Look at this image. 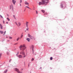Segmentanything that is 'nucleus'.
<instances>
[{"mask_svg":"<svg viewBox=\"0 0 73 73\" xmlns=\"http://www.w3.org/2000/svg\"><path fill=\"white\" fill-rule=\"evenodd\" d=\"M49 0H42V2H40L38 3V4L40 5H46L47 4L49 3Z\"/></svg>","mask_w":73,"mask_h":73,"instance_id":"nucleus-1","label":"nucleus"},{"mask_svg":"<svg viewBox=\"0 0 73 73\" xmlns=\"http://www.w3.org/2000/svg\"><path fill=\"white\" fill-rule=\"evenodd\" d=\"M66 5L65 3H64L63 4L62 3H61L60 4V7L61 8H63V7L64 8H66Z\"/></svg>","mask_w":73,"mask_h":73,"instance_id":"nucleus-2","label":"nucleus"},{"mask_svg":"<svg viewBox=\"0 0 73 73\" xmlns=\"http://www.w3.org/2000/svg\"><path fill=\"white\" fill-rule=\"evenodd\" d=\"M34 48H35V46L33 45H32L31 46V49H32L33 51V53L34 54V55H36V53L34 54Z\"/></svg>","mask_w":73,"mask_h":73,"instance_id":"nucleus-3","label":"nucleus"},{"mask_svg":"<svg viewBox=\"0 0 73 73\" xmlns=\"http://www.w3.org/2000/svg\"><path fill=\"white\" fill-rule=\"evenodd\" d=\"M15 69L16 71L17 72V73H23V72H21L19 71V69H18V68H15Z\"/></svg>","mask_w":73,"mask_h":73,"instance_id":"nucleus-4","label":"nucleus"},{"mask_svg":"<svg viewBox=\"0 0 73 73\" xmlns=\"http://www.w3.org/2000/svg\"><path fill=\"white\" fill-rule=\"evenodd\" d=\"M23 46V49H22L23 51H24V50L26 49V47H25V46L24 45L23 46Z\"/></svg>","mask_w":73,"mask_h":73,"instance_id":"nucleus-5","label":"nucleus"},{"mask_svg":"<svg viewBox=\"0 0 73 73\" xmlns=\"http://www.w3.org/2000/svg\"><path fill=\"white\" fill-rule=\"evenodd\" d=\"M12 1L14 5H15V3L16 2V0H12Z\"/></svg>","mask_w":73,"mask_h":73,"instance_id":"nucleus-6","label":"nucleus"},{"mask_svg":"<svg viewBox=\"0 0 73 73\" xmlns=\"http://www.w3.org/2000/svg\"><path fill=\"white\" fill-rule=\"evenodd\" d=\"M0 28L1 29H3V25H2L1 24H0Z\"/></svg>","mask_w":73,"mask_h":73,"instance_id":"nucleus-7","label":"nucleus"},{"mask_svg":"<svg viewBox=\"0 0 73 73\" xmlns=\"http://www.w3.org/2000/svg\"><path fill=\"white\" fill-rule=\"evenodd\" d=\"M22 54L23 55H25V52H24V51H23V50H22Z\"/></svg>","mask_w":73,"mask_h":73,"instance_id":"nucleus-8","label":"nucleus"},{"mask_svg":"<svg viewBox=\"0 0 73 73\" xmlns=\"http://www.w3.org/2000/svg\"><path fill=\"white\" fill-rule=\"evenodd\" d=\"M17 57H19V58H22V57H23L21 55H19V56H18Z\"/></svg>","mask_w":73,"mask_h":73,"instance_id":"nucleus-9","label":"nucleus"},{"mask_svg":"<svg viewBox=\"0 0 73 73\" xmlns=\"http://www.w3.org/2000/svg\"><path fill=\"white\" fill-rule=\"evenodd\" d=\"M26 40H28V42H29V41H30V38H26Z\"/></svg>","mask_w":73,"mask_h":73,"instance_id":"nucleus-10","label":"nucleus"},{"mask_svg":"<svg viewBox=\"0 0 73 73\" xmlns=\"http://www.w3.org/2000/svg\"><path fill=\"white\" fill-rule=\"evenodd\" d=\"M0 32L1 34H3L4 33V32L2 31H0Z\"/></svg>","mask_w":73,"mask_h":73,"instance_id":"nucleus-11","label":"nucleus"},{"mask_svg":"<svg viewBox=\"0 0 73 73\" xmlns=\"http://www.w3.org/2000/svg\"><path fill=\"white\" fill-rule=\"evenodd\" d=\"M25 4H26V5H27V4H28V5L29 4V3H27V2L26 1L25 3Z\"/></svg>","mask_w":73,"mask_h":73,"instance_id":"nucleus-12","label":"nucleus"},{"mask_svg":"<svg viewBox=\"0 0 73 73\" xmlns=\"http://www.w3.org/2000/svg\"><path fill=\"white\" fill-rule=\"evenodd\" d=\"M18 24L19 26H20V25H21V23H20V22H19L18 23Z\"/></svg>","mask_w":73,"mask_h":73,"instance_id":"nucleus-13","label":"nucleus"},{"mask_svg":"<svg viewBox=\"0 0 73 73\" xmlns=\"http://www.w3.org/2000/svg\"><path fill=\"white\" fill-rule=\"evenodd\" d=\"M31 36H31V35H30L29 34H28V36L29 37H31Z\"/></svg>","mask_w":73,"mask_h":73,"instance_id":"nucleus-14","label":"nucleus"},{"mask_svg":"<svg viewBox=\"0 0 73 73\" xmlns=\"http://www.w3.org/2000/svg\"><path fill=\"white\" fill-rule=\"evenodd\" d=\"M7 20H8L9 21H10V19H9V18L7 17Z\"/></svg>","mask_w":73,"mask_h":73,"instance_id":"nucleus-15","label":"nucleus"},{"mask_svg":"<svg viewBox=\"0 0 73 73\" xmlns=\"http://www.w3.org/2000/svg\"><path fill=\"white\" fill-rule=\"evenodd\" d=\"M1 55H2V53H0V58H1Z\"/></svg>","mask_w":73,"mask_h":73,"instance_id":"nucleus-16","label":"nucleus"},{"mask_svg":"<svg viewBox=\"0 0 73 73\" xmlns=\"http://www.w3.org/2000/svg\"><path fill=\"white\" fill-rule=\"evenodd\" d=\"M50 60H53V57H51L50 58Z\"/></svg>","mask_w":73,"mask_h":73,"instance_id":"nucleus-17","label":"nucleus"},{"mask_svg":"<svg viewBox=\"0 0 73 73\" xmlns=\"http://www.w3.org/2000/svg\"><path fill=\"white\" fill-rule=\"evenodd\" d=\"M41 11L43 13H45V11L43 10H42Z\"/></svg>","mask_w":73,"mask_h":73,"instance_id":"nucleus-18","label":"nucleus"},{"mask_svg":"<svg viewBox=\"0 0 73 73\" xmlns=\"http://www.w3.org/2000/svg\"><path fill=\"white\" fill-rule=\"evenodd\" d=\"M19 48H22L23 49V46H22V45H21L20 46H19Z\"/></svg>","mask_w":73,"mask_h":73,"instance_id":"nucleus-19","label":"nucleus"},{"mask_svg":"<svg viewBox=\"0 0 73 73\" xmlns=\"http://www.w3.org/2000/svg\"><path fill=\"white\" fill-rule=\"evenodd\" d=\"M7 55H9V52H7Z\"/></svg>","mask_w":73,"mask_h":73,"instance_id":"nucleus-20","label":"nucleus"},{"mask_svg":"<svg viewBox=\"0 0 73 73\" xmlns=\"http://www.w3.org/2000/svg\"><path fill=\"white\" fill-rule=\"evenodd\" d=\"M13 17L14 18H15V19H16V17H15V15H13Z\"/></svg>","mask_w":73,"mask_h":73,"instance_id":"nucleus-21","label":"nucleus"},{"mask_svg":"<svg viewBox=\"0 0 73 73\" xmlns=\"http://www.w3.org/2000/svg\"><path fill=\"white\" fill-rule=\"evenodd\" d=\"M20 38L19 37H18L17 38V41H18L19 40Z\"/></svg>","mask_w":73,"mask_h":73,"instance_id":"nucleus-22","label":"nucleus"},{"mask_svg":"<svg viewBox=\"0 0 73 73\" xmlns=\"http://www.w3.org/2000/svg\"><path fill=\"white\" fill-rule=\"evenodd\" d=\"M0 17H1V18L2 19H3V16H2V15H0Z\"/></svg>","mask_w":73,"mask_h":73,"instance_id":"nucleus-23","label":"nucleus"},{"mask_svg":"<svg viewBox=\"0 0 73 73\" xmlns=\"http://www.w3.org/2000/svg\"><path fill=\"white\" fill-rule=\"evenodd\" d=\"M26 25H28V24L29 23L28 22H26Z\"/></svg>","mask_w":73,"mask_h":73,"instance_id":"nucleus-24","label":"nucleus"},{"mask_svg":"<svg viewBox=\"0 0 73 73\" xmlns=\"http://www.w3.org/2000/svg\"><path fill=\"white\" fill-rule=\"evenodd\" d=\"M9 39H10L11 40V39H12V37L11 36H10L9 37Z\"/></svg>","mask_w":73,"mask_h":73,"instance_id":"nucleus-25","label":"nucleus"},{"mask_svg":"<svg viewBox=\"0 0 73 73\" xmlns=\"http://www.w3.org/2000/svg\"><path fill=\"white\" fill-rule=\"evenodd\" d=\"M34 60V58H33L32 59H31V61H33Z\"/></svg>","mask_w":73,"mask_h":73,"instance_id":"nucleus-26","label":"nucleus"},{"mask_svg":"<svg viewBox=\"0 0 73 73\" xmlns=\"http://www.w3.org/2000/svg\"><path fill=\"white\" fill-rule=\"evenodd\" d=\"M19 52H17V53L16 54L17 56V55H18V54H19Z\"/></svg>","mask_w":73,"mask_h":73,"instance_id":"nucleus-27","label":"nucleus"},{"mask_svg":"<svg viewBox=\"0 0 73 73\" xmlns=\"http://www.w3.org/2000/svg\"><path fill=\"white\" fill-rule=\"evenodd\" d=\"M4 40H5V39H3V40L2 41V42H3V41H4Z\"/></svg>","mask_w":73,"mask_h":73,"instance_id":"nucleus-28","label":"nucleus"},{"mask_svg":"<svg viewBox=\"0 0 73 73\" xmlns=\"http://www.w3.org/2000/svg\"><path fill=\"white\" fill-rule=\"evenodd\" d=\"M20 3H22V0H20Z\"/></svg>","mask_w":73,"mask_h":73,"instance_id":"nucleus-29","label":"nucleus"},{"mask_svg":"<svg viewBox=\"0 0 73 73\" xmlns=\"http://www.w3.org/2000/svg\"><path fill=\"white\" fill-rule=\"evenodd\" d=\"M23 35H22L21 36V38L22 37H23Z\"/></svg>","mask_w":73,"mask_h":73,"instance_id":"nucleus-30","label":"nucleus"},{"mask_svg":"<svg viewBox=\"0 0 73 73\" xmlns=\"http://www.w3.org/2000/svg\"><path fill=\"white\" fill-rule=\"evenodd\" d=\"M30 38L31 39H32V36H31V37H30Z\"/></svg>","mask_w":73,"mask_h":73,"instance_id":"nucleus-31","label":"nucleus"},{"mask_svg":"<svg viewBox=\"0 0 73 73\" xmlns=\"http://www.w3.org/2000/svg\"><path fill=\"white\" fill-rule=\"evenodd\" d=\"M15 23L18 26H19V25H18V24H17V22H15Z\"/></svg>","mask_w":73,"mask_h":73,"instance_id":"nucleus-32","label":"nucleus"},{"mask_svg":"<svg viewBox=\"0 0 73 73\" xmlns=\"http://www.w3.org/2000/svg\"><path fill=\"white\" fill-rule=\"evenodd\" d=\"M7 16L8 17H9V14H7Z\"/></svg>","mask_w":73,"mask_h":73,"instance_id":"nucleus-33","label":"nucleus"},{"mask_svg":"<svg viewBox=\"0 0 73 73\" xmlns=\"http://www.w3.org/2000/svg\"><path fill=\"white\" fill-rule=\"evenodd\" d=\"M23 56H23V57L24 58H25V57H26V55H23Z\"/></svg>","mask_w":73,"mask_h":73,"instance_id":"nucleus-34","label":"nucleus"},{"mask_svg":"<svg viewBox=\"0 0 73 73\" xmlns=\"http://www.w3.org/2000/svg\"><path fill=\"white\" fill-rule=\"evenodd\" d=\"M28 29H29V28L27 27L26 29V30H27V31H28Z\"/></svg>","mask_w":73,"mask_h":73,"instance_id":"nucleus-35","label":"nucleus"},{"mask_svg":"<svg viewBox=\"0 0 73 73\" xmlns=\"http://www.w3.org/2000/svg\"><path fill=\"white\" fill-rule=\"evenodd\" d=\"M17 44H18V43H17L15 44H14V45H17Z\"/></svg>","mask_w":73,"mask_h":73,"instance_id":"nucleus-36","label":"nucleus"},{"mask_svg":"<svg viewBox=\"0 0 73 73\" xmlns=\"http://www.w3.org/2000/svg\"><path fill=\"white\" fill-rule=\"evenodd\" d=\"M10 9H11V5L10 6Z\"/></svg>","mask_w":73,"mask_h":73,"instance_id":"nucleus-37","label":"nucleus"},{"mask_svg":"<svg viewBox=\"0 0 73 73\" xmlns=\"http://www.w3.org/2000/svg\"><path fill=\"white\" fill-rule=\"evenodd\" d=\"M11 59L10 60H9V62H11Z\"/></svg>","mask_w":73,"mask_h":73,"instance_id":"nucleus-38","label":"nucleus"},{"mask_svg":"<svg viewBox=\"0 0 73 73\" xmlns=\"http://www.w3.org/2000/svg\"><path fill=\"white\" fill-rule=\"evenodd\" d=\"M26 7H27V8H29V9H30L29 7L28 6H26Z\"/></svg>","mask_w":73,"mask_h":73,"instance_id":"nucleus-39","label":"nucleus"},{"mask_svg":"<svg viewBox=\"0 0 73 73\" xmlns=\"http://www.w3.org/2000/svg\"><path fill=\"white\" fill-rule=\"evenodd\" d=\"M36 14H37V13H38V12L37 11H36Z\"/></svg>","mask_w":73,"mask_h":73,"instance_id":"nucleus-40","label":"nucleus"},{"mask_svg":"<svg viewBox=\"0 0 73 73\" xmlns=\"http://www.w3.org/2000/svg\"><path fill=\"white\" fill-rule=\"evenodd\" d=\"M3 24L5 23V22L4 21H3Z\"/></svg>","mask_w":73,"mask_h":73,"instance_id":"nucleus-41","label":"nucleus"},{"mask_svg":"<svg viewBox=\"0 0 73 73\" xmlns=\"http://www.w3.org/2000/svg\"><path fill=\"white\" fill-rule=\"evenodd\" d=\"M20 53L21 54H22V51H21V52H20Z\"/></svg>","mask_w":73,"mask_h":73,"instance_id":"nucleus-42","label":"nucleus"},{"mask_svg":"<svg viewBox=\"0 0 73 73\" xmlns=\"http://www.w3.org/2000/svg\"><path fill=\"white\" fill-rule=\"evenodd\" d=\"M12 11H13V7H12Z\"/></svg>","mask_w":73,"mask_h":73,"instance_id":"nucleus-43","label":"nucleus"},{"mask_svg":"<svg viewBox=\"0 0 73 73\" xmlns=\"http://www.w3.org/2000/svg\"><path fill=\"white\" fill-rule=\"evenodd\" d=\"M5 33H6V31H5V32H4V34H5Z\"/></svg>","mask_w":73,"mask_h":73,"instance_id":"nucleus-44","label":"nucleus"},{"mask_svg":"<svg viewBox=\"0 0 73 73\" xmlns=\"http://www.w3.org/2000/svg\"><path fill=\"white\" fill-rule=\"evenodd\" d=\"M26 27L27 28H28V25H26Z\"/></svg>","mask_w":73,"mask_h":73,"instance_id":"nucleus-45","label":"nucleus"},{"mask_svg":"<svg viewBox=\"0 0 73 73\" xmlns=\"http://www.w3.org/2000/svg\"><path fill=\"white\" fill-rule=\"evenodd\" d=\"M20 5L21 7V3H20Z\"/></svg>","mask_w":73,"mask_h":73,"instance_id":"nucleus-46","label":"nucleus"},{"mask_svg":"<svg viewBox=\"0 0 73 73\" xmlns=\"http://www.w3.org/2000/svg\"><path fill=\"white\" fill-rule=\"evenodd\" d=\"M6 24H8V22H7Z\"/></svg>","mask_w":73,"mask_h":73,"instance_id":"nucleus-47","label":"nucleus"},{"mask_svg":"<svg viewBox=\"0 0 73 73\" xmlns=\"http://www.w3.org/2000/svg\"><path fill=\"white\" fill-rule=\"evenodd\" d=\"M20 50H22V49L21 48H20Z\"/></svg>","mask_w":73,"mask_h":73,"instance_id":"nucleus-48","label":"nucleus"},{"mask_svg":"<svg viewBox=\"0 0 73 73\" xmlns=\"http://www.w3.org/2000/svg\"><path fill=\"white\" fill-rule=\"evenodd\" d=\"M40 69H42V67H40Z\"/></svg>","mask_w":73,"mask_h":73,"instance_id":"nucleus-49","label":"nucleus"},{"mask_svg":"<svg viewBox=\"0 0 73 73\" xmlns=\"http://www.w3.org/2000/svg\"><path fill=\"white\" fill-rule=\"evenodd\" d=\"M29 63L28 67H29Z\"/></svg>","mask_w":73,"mask_h":73,"instance_id":"nucleus-50","label":"nucleus"},{"mask_svg":"<svg viewBox=\"0 0 73 73\" xmlns=\"http://www.w3.org/2000/svg\"><path fill=\"white\" fill-rule=\"evenodd\" d=\"M45 15H47V13H45Z\"/></svg>","mask_w":73,"mask_h":73,"instance_id":"nucleus-51","label":"nucleus"},{"mask_svg":"<svg viewBox=\"0 0 73 73\" xmlns=\"http://www.w3.org/2000/svg\"><path fill=\"white\" fill-rule=\"evenodd\" d=\"M24 65L25 66V62H24Z\"/></svg>","mask_w":73,"mask_h":73,"instance_id":"nucleus-52","label":"nucleus"},{"mask_svg":"<svg viewBox=\"0 0 73 73\" xmlns=\"http://www.w3.org/2000/svg\"><path fill=\"white\" fill-rule=\"evenodd\" d=\"M3 36H5V34H3Z\"/></svg>","mask_w":73,"mask_h":73,"instance_id":"nucleus-53","label":"nucleus"},{"mask_svg":"<svg viewBox=\"0 0 73 73\" xmlns=\"http://www.w3.org/2000/svg\"><path fill=\"white\" fill-rule=\"evenodd\" d=\"M8 42H9V40H8L7 41Z\"/></svg>","mask_w":73,"mask_h":73,"instance_id":"nucleus-54","label":"nucleus"},{"mask_svg":"<svg viewBox=\"0 0 73 73\" xmlns=\"http://www.w3.org/2000/svg\"><path fill=\"white\" fill-rule=\"evenodd\" d=\"M0 10H1V9H0Z\"/></svg>","mask_w":73,"mask_h":73,"instance_id":"nucleus-55","label":"nucleus"},{"mask_svg":"<svg viewBox=\"0 0 73 73\" xmlns=\"http://www.w3.org/2000/svg\"><path fill=\"white\" fill-rule=\"evenodd\" d=\"M0 66H1V65H0Z\"/></svg>","mask_w":73,"mask_h":73,"instance_id":"nucleus-56","label":"nucleus"},{"mask_svg":"<svg viewBox=\"0 0 73 73\" xmlns=\"http://www.w3.org/2000/svg\"><path fill=\"white\" fill-rule=\"evenodd\" d=\"M16 48H15V50H16Z\"/></svg>","mask_w":73,"mask_h":73,"instance_id":"nucleus-57","label":"nucleus"},{"mask_svg":"<svg viewBox=\"0 0 73 73\" xmlns=\"http://www.w3.org/2000/svg\"><path fill=\"white\" fill-rule=\"evenodd\" d=\"M23 33H22V35H23Z\"/></svg>","mask_w":73,"mask_h":73,"instance_id":"nucleus-58","label":"nucleus"},{"mask_svg":"<svg viewBox=\"0 0 73 73\" xmlns=\"http://www.w3.org/2000/svg\"><path fill=\"white\" fill-rule=\"evenodd\" d=\"M7 38H8V37L7 36Z\"/></svg>","mask_w":73,"mask_h":73,"instance_id":"nucleus-59","label":"nucleus"},{"mask_svg":"<svg viewBox=\"0 0 73 73\" xmlns=\"http://www.w3.org/2000/svg\"><path fill=\"white\" fill-rule=\"evenodd\" d=\"M50 48H51V47H50Z\"/></svg>","mask_w":73,"mask_h":73,"instance_id":"nucleus-60","label":"nucleus"},{"mask_svg":"<svg viewBox=\"0 0 73 73\" xmlns=\"http://www.w3.org/2000/svg\"><path fill=\"white\" fill-rule=\"evenodd\" d=\"M25 11V10L24 11Z\"/></svg>","mask_w":73,"mask_h":73,"instance_id":"nucleus-61","label":"nucleus"},{"mask_svg":"<svg viewBox=\"0 0 73 73\" xmlns=\"http://www.w3.org/2000/svg\"><path fill=\"white\" fill-rule=\"evenodd\" d=\"M25 32H26V31H25Z\"/></svg>","mask_w":73,"mask_h":73,"instance_id":"nucleus-62","label":"nucleus"},{"mask_svg":"<svg viewBox=\"0 0 73 73\" xmlns=\"http://www.w3.org/2000/svg\"><path fill=\"white\" fill-rule=\"evenodd\" d=\"M22 70H23V69H22Z\"/></svg>","mask_w":73,"mask_h":73,"instance_id":"nucleus-63","label":"nucleus"}]
</instances>
